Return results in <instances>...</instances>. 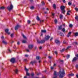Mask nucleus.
Listing matches in <instances>:
<instances>
[{"instance_id": "f257e3e1", "label": "nucleus", "mask_w": 78, "mask_h": 78, "mask_svg": "<svg viewBox=\"0 0 78 78\" xmlns=\"http://www.w3.org/2000/svg\"><path fill=\"white\" fill-rule=\"evenodd\" d=\"M60 69V71L59 72V78H62L64 76H65V71H64V69Z\"/></svg>"}, {"instance_id": "f03ea898", "label": "nucleus", "mask_w": 78, "mask_h": 78, "mask_svg": "<svg viewBox=\"0 0 78 78\" xmlns=\"http://www.w3.org/2000/svg\"><path fill=\"white\" fill-rule=\"evenodd\" d=\"M66 7L64 6H61L60 7L62 11V13L64 14L65 12H66V10H65V8Z\"/></svg>"}, {"instance_id": "7ed1b4c3", "label": "nucleus", "mask_w": 78, "mask_h": 78, "mask_svg": "<svg viewBox=\"0 0 78 78\" xmlns=\"http://www.w3.org/2000/svg\"><path fill=\"white\" fill-rule=\"evenodd\" d=\"M13 9V6L12 5V4H11L10 6L9 5L7 7V9L9 11H11V10H12V9Z\"/></svg>"}, {"instance_id": "20e7f679", "label": "nucleus", "mask_w": 78, "mask_h": 78, "mask_svg": "<svg viewBox=\"0 0 78 78\" xmlns=\"http://www.w3.org/2000/svg\"><path fill=\"white\" fill-rule=\"evenodd\" d=\"M45 42V41L44 40H41V41L37 40V42H38V44H44Z\"/></svg>"}, {"instance_id": "39448f33", "label": "nucleus", "mask_w": 78, "mask_h": 78, "mask_svg": "<svg viewBox=\"0 0 78 78\" xmlns=\"http://www.w3.org/2000/svg\"><path fill=\"white\" fill-rule=\"evenodd\" d=\"M10 61L12 63L14 64L16 62V59L14 58H12Z\"/></svg>"}, {"instance_id": "423d86ee", "label": "nucleus", "mask_w": 78, "mask_h": 78, "mask_svg": "<svg viewBox=\"0 0 78 78\" xmlns=\"http://www.w3.org/2000/svg\"><path fill=\"white\" fill-rule=\"evenodd\" d=\"M54 75L55 76L53 77L52 78H57V77H58V75H57V73L56 71H54Z\"/></svg>"}, {"instance_id": "0eeeda50", "label": "nucleus", "mask_w": 78, "mask_h": 78, "mask_svg": "<svg viewBox=\"0 0 78 78\" xmlns=\"http://www.w3.org/2000/svg\"><path fill=\"white\" fill-rule=\"evenodd\" d=\"M25 70H26V71L27 75V76H30V73H29L28 72V69H27V68H26V67H25Z\"/></svg>"}, {"instance_id": "6e6552de", "label": "nucleus", "mask_w": 78, "mask_h": 78, "mask_svg": "<svg viewBox=\"0 0 78 78\" xmlns=\"http://www.w3.org/2000/svg\"><path fill=\"white\" fill-rule=\"evenodd\" d=\"M5 32H6V33L8 34V35H9L11 34V33L9 32V29H6L5 30Z\"/></svg>"}, {"instance_id": "1a4fd4ad", "label": "nucleus", "mask_w": 78, "mask_h": 78, "mask_svg": "<svg viewBox=\"0 0 78 78\" xmlns=\"http://www.w3.org/2000/svg\"><path fill=\"white\" fill-rule=\"evenodd\" d=\"M33 46L34 45L33 44L29 45L28 46V47L29 49L30 50H31V49L33 48Z\"/></svg>"}, {"instance_id": "9d476101", "label": "nucleus", "mask_w": 78, "mask_h": 78, "mask_svg": "<svg viewBox=\"0 0 78 78\" xmlns=\"http://www.w3.org/2000/svg\"><path fill=\"white\" fill-rule=\"evenodd\" d=\"M50 37L49 36H47L45 37L44 38V40L45 41H48V39H49V38Z\"/></svg>"}, {"instance_id": "9b49d317", "label": "nucleus", "mask_w": 78, "mask_h": 78, "mask_svg": "<svg viewBox=\"0 0 78 78\" xmlns=\"http://www.w3.org/2000/svg\"><path fill=\"white\" fill-rule=\"evenodd\" d=\"M20 26L19 25H17L15 28V30H18V28H20Z\"/></svg>"}, {"instance_id": "f8f14e48", "label": "nucleus", "mask_w": 78, "mask_h": 78, "mask_svg": "<svg viewBox=\"0 0 78 78\" xmlns=\"http://www.w3.org/2000/svg\"><path fill=\"white\" fill-rule=\"evenodd\" d=\"M78 59H77V58L76 57H75L74 58H73L72 62H75L76 61H77L78 60Z\"/></svg>"}, {"instance_id": "ddd939ff", "label": "nucleus", "mask_w": 78, "mask_h": 78, "mask_svg": "<svg viewBox=\"0 0 78 78\" xmlns=\"http://www.w3.org/2000/svg\"><path fill=\"white\" fill-rule=\"evenodd\" d=\"M71 34H72V33L71 32H69L67 35V37H70V35H71Z\"/></svg>"}, {"instance_id": "4468645a", "label": "nucleus", "mask_w": 78, "mask_h": 78, "mask_svg": "<svg viewBox=\"0 0 78 78\" xmlns=\"http://www.w3.org/2000/svg\"><path fill=\"white\" fill-rule=\"evenodd\" d=\"M36 63V61H34V62H30V64H31L32 65H34V63Z\"/></svg>"}, {"instance_id": "2eb2a0df", "label": "nucleus", "mask_w": 78, "mask_h": 78, "mask_svg": "<svg viewBox=\"0 0 78 78\" xmlns=\"http://www.w3.org/2000/svg\"><path fill=\"white\" fill-rule=\"evenodd\" d=\"M62 28V25H60L58 27V29L59 30H61Z\"/></svg>"}, {"instance_id": "dca6fc26", "label": "nucleus", "mask_w": 78, "mask_h": 78, "mask_svg": "<svg viewBox=\"0 0 78 78\" xmlns=\"http://www.w3.org/2000/svg\"><path fill=\"white\" fill-rule=\"evenodd\" d=\"M74 76V74L73 73H71L70 74H69L68 75L69 76Z\"/></svg>"}, {"instance_id": "f3484780", "label": "nucleus", "mask_w": 78, "mask_h": 78, "mask_svg": "<svg viewBox=\"0 0 78 78\" xmlns=\"http://www.w3.org/2000/svg\"><path fill=\"white\" fill-rule=\"evenodd\" d=\"M55 42L56 44H59L60 42H59V41L58 40H56L55 41Z\"/></svg>"}, {"instance_id": "a211bd4d", "label": "nucleus", "mask_w": 78, "mask_h": 78, "mask_svg": "<svg viewBox=\"0 0 78 78\" xmlns=\"http://www.w3.org/2000/svg\"><path fill=\"white\" fill-rule=\"evenodd\" d=\"M65 50V49L64 48L63 49H62V50L60 51L61 52V53H62V52H64V51Z\"/></svg>"}, {"instance_id": "6ab92c4d", "label": "nucleus", "mask_w": 78, "mask_h": 78, "mask_svg": "<svg viewBox=\"0 0 78 78\" xmlns=\"http://www.w3.org/2000/svg\"><path fill=\"white\" fill-rule=\"evenodd\" d=\"M75 37H76V36H78V33L76 32L75 34Z\"/></svg>"}, {"instance_id": "aec40b11", "label": "nucleus", "mask_w": 78, "mask_h": 78, "mask_svg": "<svg viewBox=\"0 0 78 78\" xmlns=\"http://www.w3.org/2000/svg\"><path fill=\"white\" fill-rule=\"evenodd\" d=\"M36 59H37L38 60H39V59H40V56H37L36 57Z\"/></svg>"}, {"instance_id": "412c9836", "label": "nucleus", "mask_w": 78, "mask_h": 78, "mask_svg": "<svg viewBox=\"0 0 78 78\" xmlns=\"http://www.w3.org/2000/svg\"><path fill=\"white\" fill-rule=\"evenodd\" d=\"M63 17V16H62V15H60V19H62Z\"/></svg>"}, {"instance_id": "4be33fe9", "label": "nucleus", "mask_w": 78, "mask_h": 78, "mask_svg": "<svg viewBox=\"0 0 78 78\" xmlns=\"http://www.w3.org/2000/svg\"><path fill=\"white\" fill-rule=\"evenodd\" d=\"M22 35L23 36V37L24 39H27V37H25V35H24V34H22Z\"/></svg>"}, {"instance_id": "5701e85b", "label": "nucleus", "mask_w": 78, "mask_h": 78, "mask_svg": "<svg viewBox=\"0 0 78 78\" xmlns=\"http://www.w3.org/2000/svg\"><path fill=\"white\" fill-rule=\"evenodd\" d=\"M2 43H3V44H7V43H6V42L4 41H2Z\"/></svg>"}, {"instance_id": "b1692460", "label": "nucleus", "mask_w": 78, "mask_h": 78, "mask_svg": "<svg viewBox=\"0 0 78 78\" xmlns=\"http://www.w3.org/2000/svg\"><path fill=\"white\" fill-rule=\"evenodd\" d=\"M14 72H15L16 73H18V70L17 69H16L15 70H14Z\"/></svg>"}, {"instance_id": "393cba45", "label": "nucleus", "mask_w": 78, "mask_h": 78, "mask_svg": "<svg viewBox=\"0 0 78 78\" xmlns=\"http://www.w3.org/2000/svg\"><path fill=\"white\" fill-rule=\"evenodd\" d=\"M36 19H37V20H40V18H39V17L38 16H37V18H36Z\"/></svg>"}, {"instance_id": "a878e982", "label": "nucleus", "mask_w": 78, "mask_h": 78, "mask_svg": "<svg viewBox=\"0 0 78 78\" xmlns=\"http://www.w3.org/2000/svg\"><path fill=\"white\" fill-rule=\"evenodd\" d=\"M53 7L54 9H56V5L55 4L53 5Z\"/></svg>"}, {"instance_id": "bb28decb", "label": "nucleus", "mask_w": 78, "mask_h": 78, "mask_svg": "<svg viewBox=\"0 0 78 78\" xmlns=\"http://www.w3.org/2000/svg\"><path fill=\"white\" fill-rule=\"evenodd\" d=\"M34 9V7L33 6H32L30 7V9L32 10Z\"/></svg>"}, {"instance_id": "cd10ccee", "label": "nucleus", "mask_w": 78, "mask_h": 78, "mask_svg": "<svg viewBox=\"0 0 78 78\" xmlns=\"http://www.w3.org/2000/svg\"><path fill=\"white\" fill-rule=\"evenodd\" d=\"M41 33H46V30H41Z\"/></svg>"}, {"instance_id": "c85d7f7f", "label": "nucleus", "mask_w": 78, "mask_h": 78, "mask_svg": "<svg viewBox=\"0 0 78 78\" xmlns=\"http://www.w3.org/2000/svg\"><path fill=\"white\" fill-rule=\"evenodd\" d=\"M62 31H63L64 33V32H65V31H66V30H65V28H63L62 29Z\"/></svg>"}, {"instance_id": "c756f323", "label": "nucleus", "mask_w": 78, "mask_h": 78, "mask_svg": "<svg viewBox=\"0 0 78 78\" xmlns=\"http://www.w3.org/2000/svg\"><path fill=\"white\" fill-rule=\"evenodd\" d=\"M0 9H5V7H0Z\"/></svg>"}, {"instance_id": "7c9ffc66", "label": "nucleus", "mask_w": 78, "mask_h": 78, "mask_svg": "<svg viewBox=\"0 0 78 78\" xmlns=\"http://www.w3.org/2000/svg\"><path fill=\"white\" fill-rule=\"evenodd\" d=\"M68 5H69V6L70 5H72V3L71 2H69L68 3Z\"/></svg>"}, {"instance_id": "2f4dec72", "label": "nucleus", "mask_w": 78, "mask_h": 78, "mask_svg": "<svg viewBox=\"0 0 78 78\" xmlns=\"http://www.w3.org/2000/svg\"><path fill=\"white\" fill-rule=\"evenodd\" d=\"M69 26L70 28H72V27H73V25L72 24H70Z\"/></svg>"}, {"instance_id": "473e14b6", "label": "nucleus", "mask_w": 78, "mask_h": 78, "mask_svg": "<svg viewBox=\"0 0 78 78\" xmlns=\"http://www.w3.org/2000/svg\"><path fill=\"white\" fill-rule=\"evenodd\" d=\"M55 23H58V21L57 20L55 19Z\"/></svg>"}, {"instance_id": "72a5a7b5", "label": "nucleus", "mask_w": 78, "mask_h": 78, "mask_svg": "<svg viewBox=\"0 0 78 78\" xmlns=\"http://www.w3.org/2000/svg\"><path fill=\"white\" fill-rule=\"evenodd\" d=\"M66 57L67 59H69L70 58V55H68L66 56Z\"/></svg>"}, {"instance_id": "f704fd0d", "label": "nucleus", "mask_w": 78, "mask_h": 78, "mask_svg": "<svg viewBox=\"0 0 78 78\" xmlns=\"http://www.w3.org/2000/svg\"><path fill=\"white\" fill-rule=\"evenodd\" d=\"M75 19L76 20H78V16H76L75 18Z\"/></svg>"}, {"instance_id": "c9c22d12", "label": "nucleus", "mask_w": 78, "mask_h": 78, "mask_svg": "<svg viewBox=\"0 0 78 78\" xmlns=\"http://www.w3.org/2000/svg\"><path fill=\"white\" fill-rule=\"evenodd\" d=\"M41 3L43 6H44L45 5V3H44V2H42Z\"/></svg>"}, {"instance_id": "e433bc0d", "label": "nucleus", "mask_w": 78, "mask_h": 78, "mask_svg": "<svg viewBox=\"0 0 78 78\" xmlns=\"http://www.w3.org/2000/svg\"><path fill=\"white\" fill-rule=\"evenodd\" d=\"M75 44V45H78V43L76 42H73V44Z\"/></svg>"}, {"instance_id": "4c0bfd02", "label": "nucleus", "mask_w": 78, "mask_h": 78, "mask_svg": "<svg viewBox=\"0 0 78 78\" xmlns=\"http://www.w3.org/2000/svg\"><path fill=\"white\" fill-rule=\"evenodd\" d=\"M30 23H31V21H30V20H28L27 21V23H28V24H30Z\"/></svg>"}, {"instance_id": "58836bf2", "label": "nucleus", "mask_w": 78, "mask_h": 78, "mask_svg": "<svg viewBox=\"0 0 78 78\" xmlns=\"http://www.w3.org/2000/svg\"><path fill=\"white\" fill-rule=\"evenodd\" d=\"M34 73H31V76H32V77H33V76H34Z\"/></svg>"}, {"instance_id": "ea45409f", "label": "nucleus", "mask_w": 78, "mask_h": 78, "mask_svg": "<svg viewBox=\"0 0 78 78\" xmlns=\"http://www.w3.org/2000/svg\"><path fill=\"white\" fill-rule=\"evenodd\" d=\"M75 56H76V58L77 59H78V54L76 55Z\"/></svg>"}, {"instance_id": "a19ab883", "label": "nucleus", "mask_w": 78, "mask_h": 78, "mask_svg": "<svg viewBox=\"0 0 78 78\" xmlns=\"http://www.w3.org/2000/svg\"><path fill=\"white\" fill-rule=\"evenodd\" d=\"M14 35V34H12L11 35H10V36L11 37H13V36Z\"/></svg>"}, {"instance_id": "79ce46f5", "label": "nucleus", "mask_w": 78, "mask_h": 78, "mask_svg": "<svg viewBox=\"0 0 78 78\" xmlns=\"http://www.w3.org/2000/svg\"><path fill=\"white\" fill-rule=\"evenodd\" d=\"M70 48V46L68 47H67V48H66V50H68V49H69V48Z\"/></svg>"}, {"instance_id": "37998d69", "label": "nucleus", "mask_w": 78, "mask_h": 78, "mask_svg": "<svg viewBox=\"0 0 78 78\" xmlns=\"http://www.w3.org/2000/svg\"><path fill=\"white\" fill-rule=\"evenodd\" d=\"M55 54H56V55H58V51H55Z\"/></svg>"}, {"instance_id": "c03bdc74", "label": "nucleus", "mask_w": 78, "mask_h": 78, "mask_svg": "<svg viewBox=\"0 0 78 78\" xmlns=\"http://www.w3.org/2000/svg\"><path fill=\"white\" fill-rule=\"evenodd\" d=\"M75 10H76V11H78V8H75Z\"/></svg>"}, {"instance_id": "a18cd8bd", "label": "nucleus", "mask_w": 78, "mask_h": 78, "mask_svg": "<svg viewBox=\"0 0 78 78\" xmlns=\"http://www.w3.org/2000/svg\"><path fill=\"white\" fill-rule=\"evenodd\" d=\"M23 43H26V40H23L22 41Z\"/></svg>"}, {"instance_id": "49530a36", "label": "nucleus", "mask_w": 78, "mask_h": 78, "mask_svg": "<svg viewBox=\"0 0 78 78\" xmlns=\"http://www.w3.org/2000/svg\"><path fill=\"white\" fill-rule=\"evenodd\" d=\"M48 58H49V59H51V58H52V57L51 56H49L48 57Z\"/></svg>"}, {"instance_id": "de8ad7c7", "label": "nucleus", "mask_w": 78, "mask_h": 78, "mask_svg": "<svg viewBox=\"0 0 78 78\" xmlns=\"http://www.w3.org/2000/svg\"><path fill=\"white\" fill-rule=\"evenodd\" d=\"M67 15H69V16H70V14L69 12H67Z\"/></svg>"}, {"instance_id": "09e8293b", "label": "nucleus", "mask_w": 78, "mask_h": 78, "mask_svg": "<svg viewBox=\"0 0 78 78\" xmlns=\"http://www.w3.org/2000/svg\"><path fill=\"white\" fill-rule=\"evenodd\" d=\"M52 16H53V17H53H53H54V16H55V14L52 13Z\"/></svg>"}, {"instance_id": "8fccbe9b", "label": "nucleus", "mask_w": 78, "mask_h": 78, "mask_svg": "<svg viewBox=\"0 0 78 78\" xmlns=\"http://www.w3.org/2000/svg\"><path fill=\"white\" fill-rule=\"evenodd\" d=\"M8 51L9 52V53H11V50L9 49Z\"/></svg>"}, {"instance_id": "3c124183", "label": "nucleus", "mask_w": 78, "mask_h": 78, "mask_svg": "<svg viewBox=\"0 0 78 78\" xmlns=\"http://www.w3.org/2000/svg\"><path fill=\"white\" fill-rule=\"evenodd\" d=\"M53 39V37H51V39H50V41H52V40Z\"/></svg>"}, {"instance_id": "603ef678", "label": "nucleus", "mask_w": 78, "mask_h": 78, "mask_svg": "<svg viewBox=\"0 0 78 78\" xmlns=\"http://www.w3.org/2000/svg\"><path fill=\"white\" fill-rule=\"evenodd\" d=\"M17 44L18 45H20V42H19V41L17 43Z\"/></svg>"}, {"instance_id": "864d4df0", "label": "nucleus", "mask_w": 78, "mask_h": 78, "mask_svg": "<svg viewBox=\"0 0 78 78\" xmlns=\"http://www.w3.org/2000/svg\"><path fill=\"white\" fill-rule=\"evenodd\" d=\"M25 57H28V55H25Z\"/></svg>"}, {"instance_id": "5fc2aeb1", "label": "nucleus", "mask_w": 78, "mask_h": 78, "mask_svg": "<svg viewBox=\"0 0 78 78\" xmlns=\"http://www.w3.org/2000/svg\"><path fill=\"white\" fill-rule=\"evenodd\" d=\"M63 2L65 3H66V0H63Z\"/></svg>"}, {"instance_id": "6e6d98bb", "label": "nucleus", "mask_w": 78, "mask_h": 78, "mask_svg": "<svg viewBox=\"0 0 78 78\" xmlns=\"http://www.w3.org/2000/svg\"><path fill=\"white\" fill-rule=\"evenodd\" d=\"M51 69H54L53 67V66L51 67Z\"/></svg>"}, {"instance_id": "4d7b16f0", "label": "nucleus", "mask_w": 78, "mask_h": 78, "mask_svg": "<svg viewBox=\"0 0 78 78\" xmlns=\"http://www.w3.org/2000/svg\"><path fill=\"white\" fill-rule=\"evenodd\" d=\"M26 51H27V52H30V51L28 49H26Z\"/></svg>"}, {"instance_id": "13d9d810", "label": "nucleus", "mask_w": 78, "mask_h": 78, "mask_svg": "<svg viewBox=\"0 0 78 78\" xmlns=\"http://www.w3.org/2000/svg\"><path fill=\"white\" fill-rule=\"evenodd\" d=\"M63 42L64 44H66V41H63Z\"/></svg>"}, {"instance_id": "bf43d9fd", "label": "nucleus", "mask_w": 78, "mask_h": 78, "mask_svg": "<svg viewBox=\"0 0 78 78\" xmlns=\"http://www.w3.org/2000/svg\"><path fill=\"white\" fill-rule=\"evenodd\" d=\"M29 0L30 2H33V0Z\"/></svg>"}, {"instance_id": "052dcab7", "label": "nucleus", "mask_w": 78, "mask_h": 78, "mask_svg": "<svg viewBox=\"0 0 78 78\" xmlns=\"http://www.w3.org/2000/svg\"><path fill=\"white\" fill-rule=\"evenodd\" d=\"M41 60H39V63H41Z\"/></svg>"}, {"instance_id": "680f3d73", "label": "nucleus", "mask_w": 78, "mask_h": 78, "mask_svg": "<svg viewBox=\"0 0 78 78\" xmlns=\"http://www.w3.org/2000/svg\"><path fill=\"white\" fill-rule=\"evenodd\" d=\"M76 76L77 78H78V74L76 75Z\"/></svg>"}, {"instance_id": "e2e57ef3", "label": "nucleus", "mask_w": 78, "mask_h": 78, "mask_svg": "<svg viewBox=\"0 0 78 78\" xmlns=\"http://www.w3.org/2000/svg\"><path fill=\"white\" fill-rule=\"evenodd\" d=\"M13 48H15V49H16V46H15L13 47Z\"/></svg>"}, {"instance_id": "0e129e2a", "label": "nucleus", "mask_w": 78, "mask_h": 78, "mask_svg": "<svg viewBox=\"0 0 78 78\" xmlns=\"http://www.w3.org/2000/svg\"><path fill=\"white\" fill-rule=\"evenodd\" d=\"M39 49H40V50H41V49H42V47L41 46L40 47Z\"/></svg>"}, {"instance_id": "69168bd1", "label": "nucleus", "mask_w": 78, "mask_h": 78, "mask_svg": "<svg viewBox=\"0 0 78 78\" xmlns=\"http://www.w3.org/2000/svg\"><path fill=\"white\" fill-rule=\"evenodd\" d=\"M56 66V64H54L53 65V66H54L55 67Z\"/></svg>"}, {"instance_id": "338daca9", "label": "nucleus", "mask_w": 78, "mask_h": 78, "mask_svg": "<svg viewBox=\"0 0 78 78\" xmlns=\"http://www.w3.org/2000/svg\"><path fill=\"white\" fill-rule=\"evenodd\" d=\"M37 48V47L36 46L35 47V48H34L35 50H36Z\"/></svg>"}, {"instance_id": "774afa93", "label": "nucleus", "mask_w": 78, "mask_h": 78, "mask_svg": "<svg viewBox=\"0 0 78 78\" xmlns=\"http://www.w3.org/2000/svg\"><path fill=\"white\" fill-rule=\"evenodd\" d=\"M44 12L45 14H47V12Z\"/></svg>"}]
</instances>
